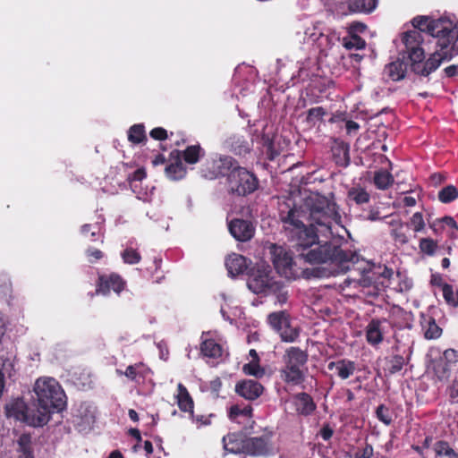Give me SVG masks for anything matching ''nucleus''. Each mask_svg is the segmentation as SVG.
I'll list each match as a JSON object with an SVG mask.
<instances>
[{"label": "nucleus", "instance_id": "obj_36", "mask_svg": "<svg viewBox=\"0 0 458 458\" xmlns=\"http://www.w3.org/2000/svg\"><path fill=\"white\" fill-rule=\"evenodd\" d=\"M396 228H393L391 231V235L394 237V240L400 243L405 244L408 242V236L404 233L403 228L404 225L403 222H395Z\"/></svg>", "mask_w": 458, "mask_h": 458}, {"label": "nucleus", "instance_id": "obj_49", "mask_svg": "<svg viewBox=\"0 0 458 458\" xmlns=\"http://www.w3.org/2000/svg\"><path fill=\"white\" fill-rule=\"evenodd\" d=\"M18 445L19 452L25 451L26 449H30V437L28 435L21 436L18 440Z\"/></svg>", "mask_w": 458, "mask_h": 458}, {"label": "nucleus", "instance_id": "obj_23", "mask_svg": "<svg viewBox=\"0 0 458 458\" xmlns=\"http://www.w3.org/2000/svg\"><path fill=\"white\" fill-rule=\"evenodd\" d=\"M177 404L182 411L192 412L193 401L190 396L186 387L182 384L178 385V393L176 394Z\"/></svg>", "mask_w": 458, "mask_h": 458}, {"label": "nucleus", "instance_id": "obj_8", "mask_svg": "<svg viewBox=\"0 0 458 458\" xmlns=\"http://www.w3.org/2000/svg\"><path fill=\"white\" fill-rule=\"evenodd\" d=\"M269 252L276 269L282 276L292 279L299 276L300 272L285 249L271 244L269 246Z\"/></svg>", "mask_w": 458, "mask_h": 458}, {"label": "nucleus", "instance_id": "obj_19", "mask_svg": "<svg viewBox=\"0 0 458 458\" xmlns=\"http://www.w3.org/2000/svg\"><path fill=\"white\" fill-rule=\"evenodd\" d=\"M224 449L231 454H243L245 447V439L242 436L233 433L223 437Z\"/></svg>", "mask_w": 458, "mask_h": 458}, {"label": "nucleus", "instance_id": "obj_10", "mask_svg": "<svg viewBox=\"0 0 458 458\" xmlns=\"http://www.w3.org/2000/svg\"><path fill=\"white\" fill-rule=\"evenodd\" d=\"M456 55H458V20L450 38L438 44V48L434 52V58L429 65L431 69H437L442 62L449 61Z\"/></svg>", "mask_w": 458, "mask_h": 458}, {"label": "nucleus", "instance_id": "obj_31", "mask_svg": "<svg viewBox=\"0 0 458 458\" xmlns=\"http://www.w3.org/2000/svg\"><path fill=\"white\" fill-rule=\"evenodd\" d=\"M269 324L277 331H281L289 324L284 312H275L268 316Z\"/></svg>", "mask_w": 458, "mask_h": 458}, {"label": "nucleus", "instance_id": "obj_34", "mask_svg": "<svg viewBox=\"0 0 458 458\" xmlns=\"http://www.w3.org/2000/svg\"><path fill=\"white\" fill-rule=\"evenodd\" d=\"M202 155V149L199 146L194 145L188 147L183 152V158L189 164H195Z\"/></svg>", "mask_w": 458, "mask_h": 458}, {"label": "nucleus", "instance_id": "obj_13", "mask_svg": "<svg viewBox=\"0 0 458 458\" xmlns=\"http://www.w3.org/2000/svg\"><path fill=\"white\" fill-rule=\"evenodd\" d=\"M124 285L125 282L116 274H113L109 276H99L96 294L107 295L110 290L119 293L123 290Z\"/></svg>", "mask_w": 458, "mask_h": 458}, {"label": "nucleus", "instance_id": "obj_15", "mask_svg": "<svg viewBox=\"0 0 458 458\" xmlns=\"http://www.w3.org/2000/svg\"><path fill=\"white\" fill-rule=\"evenodd\" d=\"M272 452L267 437H250L245 439L244 453L253 456L266 455Z\"/></svg>", "mask_w": 458, "mask_h": 458}, {"label": "nucleus", "instance_id": "obj_44", "mask_svg": "<svg viewBox=\"0 0 458 458\" xmlns=\"http://www.w3.org/2000/svg\"><path fill=\"white\" fill-rule=\"evenodd\" d=\"M122 257H123L124 262L128 263V264H136L140 259V254L132 249L125 250L123 251Z\"/></svg>", "mask_w": 458, "mask_h": 458}, {"label": "nucleus", "instance_id": "obj_39", "mask_svg": "<svg viewBox=\"0 0 458 458\" xmlns=\"http://www.w3.org/2000/svg\"><path fill=\"white\" fill-rule=\"evenodd\" d=\"M281 338L284 342H293L298 336V330L296 327L290 326V323L279 331Z\"/></svg>", "mask_w": 458, "mask_h": 458}, {"label": "nucleus", "instance_id": "obj_63", "mask_svg": "<svg viewBox=\"0 0 458 458\" xmlns=\"http://www.w3.org/2000/svg\"><path fill=\"white\" fill-rule=\"evenodd\" d=\"M19 458H33L30 449L20 452Z\"/></svg>", "mask_w": 458, "mask_h": 458}, {"label": "nucleus", "instance_id": "obj_5", "mask_svg": "<svg viewBox=\"0 0 458 458\" xmlns=\"http://www.w3.org/2000/svg\"><path fill=\"white\" fill-rule=\"evenodd\" d=\"M456 24V21H453L447 17H440L435 19L431 16H417L412 20V25L420 31L427 32L434 38H437V46L440 41L450 38L452 30Z\"/></svg>", "mask_w": 458, "mask_h": 458}, {"label": "nucleus", "instance_id": "obj_33", "mask_svg": "<svg viewBox=\"0 0 458 458\" xmlns=\"http://www.w3.org/2000/svg\"><path fill=\"white\" fill-rule=\"evenodd\" d=\"M458 198V190L454 185H448L438 192V199L443 203H448Z\"/></svg>", "mask_w": 458, "mask_h": 458}, {"label": "nucleus", "instance_id": "obj_62", "mask_svg": "<svg viewBox=\"0 0 458 458\" xmlns=\"http://www.w3.org/2000/svg\"><path fill=\"white\" fill-rule=\"evenodd\" d=\"M221 381L219 378H216L211 382V388L214 392H217L219 388L221 387Z\"/></svg>", "mask_w": 458, "mask_h": 458}, {"label": "nucleus", "instance_id": "obj_56", "mask_svg": "<svg viewBox=\"0 0 458 458\" xmlns=\"http://www.w3.org/2000/svg\"><path fill=\"white\" fill-rule=\"evenodd\" d=\"M320 434L325 440H328L333 435V430L328 427H324L321 429Z\"/></svg>", "mask_w": 458, "mask_h": 458}, {"label": "nucleus", "instance_id": "obj_27", "mask_svg": "<svg viewBox=\"0 0 458 458\" xmlns=\"http://www.w3.org/2000/svg\"><path fill=\"white\" fill-rule=\"evenodd\" d=\"M201 352L210 358H217L222 355V347L213 340H205L201 344Z\"/></svg>", "mask_w": 458, "mask_h": 458}, {"label": "nucleus", "instance_id": "obj_38", "mask_svg": "<svg viewBox=\"0 0 458 458\" xmlns=\"http://www.w3.org/2000/svg\"><path fill=\"white\" fill-rule=\"evenodd\" d=\"M129 140L134 143H140L144 138V129L141 125H133L129 131Z\"/></svg>", "mask_w": 458, "mask_h": 458}, {"label": "nucleus", "instance_id": "obj_50", "mask_svg": "<svg viewBox=\"0 0 458 458\" xmlns=\"http://www.w3.org/2000/svg\"><path fill=\"white\" fill-rule=\"evenodd\" d=\"M150 136L155 140H163L166 139L167 133L166 131L163 128H155L150 131Z\"/></svg>", "mask_w": 458, "mask_h": 458}, {"label": "nucleus", "instance_id": "obj_37", "mask_svg": "<svg viewBox=\"0 0 458 458\" xmlns=\"http://www.w3.org/2000/svg\"><path fill=\"white\" fill-rule=\"evenodd\" d=\"M442 292L447 303L458 306V290L454 293L451 285L444 284L442 285Z\"/></svg>", "mask_w": 458, "mask_h": 458}, {"label": "nucleus", "instance_id": "obj_54", "mask_svg": "<svg viewBox=\"0 0 458 458\" xmlns=\"http://www.w3.org/2000/svg\"><path fill=\"white\" fill-rule=\"evenodd\" d=\"M360 128V125L353 121H347L346 122V130L348 133H352V131H358Z\"/></svg>", "mask_w": 458, "mask_h": 458}, {"label": "nucleus", "instance_id": "obj_47", "mask_svg": "<svg viewBox=\"0 0 458 458\" xmlns=\"http://www.w3.org/2000/svg\"><path fill=\"white\" fill-rule=\"evenodd\" d=\"M325 114L322 107H314L309 110L307 114V121L310 123H315L316 121L320 120Z\"/></svg>", "mask_w": 458, "mask_h": 458}, {"label": "nucleus", "instance_id": "obj_51", "mask_svg": "<svg viewBox=\"0 0 458 458\" xmlns=\"http://www.w3.org/2000/svg\"><path fill=\"white\" fill-rule=\"evenodd\" d=\"M87 256L89 258V261L92 263V262H95V261L100 259L103 257V253L99 250L88 249Z\"/></svg>", "mask_w": 458, "mask_h": 458}, {"label": "nucleus", "instance_id": "obj_35", "mask_svg": "<svg viewBox=\"0 0 458 458\" xmlns=\"http://www.w3.org/2000/svg\"><path fill=\"white\" fill-rule=\"evenodd\" d=\"M259 360H250L248 364L243 366L244 373L254 376L256 377H261L265 374L264 369L259 366Z\"/></svg>", "mask_w": 458, "mask_h": 458}, {"label": "nucleus", "instance_id": "obj_61", "mask_svg": "<svg viewBox=\"0 0 458 458\" xmlns=\"http://www.w3.org/2000/svg\"><path fill=\"white\" fill-rule=\"evenodd\" d=\"M144 177H145V172H144L142 169H138V170L133 174V178H134V180L140 181V180H142Z\"/></svg>", "mask_w": 458, "mask_h": 458}, {"label": "nucleus", "instance_id": "obj_1", "mask_svg": "<svg viewBox=\"0 0 458 458\" xmlns=\"http://www.w3.org/2000/svg\"><path fill=\"white\" fill-rule=\"evenodd\" d=\"M282 220L304 261L312 264L351 260L352 255L338 246L328 242L317 244L319 235L327 238L332 234L333 224L341 223L336 204L331 199L316 192L310 193L299 208L289 210Z\"/></svg>", "mask_w": 458, "mask_h": 458}, {"label": "nucleus", "instance_id": "obj_40", "mask_svg": "<svg viewBox=\"0 0 458 458\" xmlns=\"http://www.w3.org/2000/svg\"><path fill=\"white\" fill-rule=\"evenodd\" d=\"M437 247V242L430 238H423L420 240V250L428 255H433L435 253Z\"/></svg>", "mask_w": 458, "mask_h": 458}, {"label": "nucleus", "instance_id": "obj_24", "mask_svg": "<svg viewBox=\"0 0 458 458\" xmlns=\"http://www.w3.org/2000/svg\"><path fill=\"white\" fill-rule=\"evenodd\" d=\"M294 404L296 411L301 414H310L315 409V404L311 398L305 393L295 396Z\"/></svg>", "mask_w": 458, "mask_h": 458}, {"label": "nucleus", "instance_id": "obj_6", "mask_svg": "<svg viewBox=\"0 0 458 458\" xmlns=\"http://www.w3.org/2000/svg\"><path fill=\"white\" fill-rule=\"evenodd\" d=\"M228 187L232 192L246 195L253 192L258 186L256 177L246 169L236 165L228 174Z\"/></svg>", "mask_w": 458, "mask_h": 458}, {"label": "nucleus", "instance_id": "obj_46", "mask_svg": "<svg viewBox=\"0 0 458 458\" xmlns=\"http://www.w3.org/2000/svg\"><path fill=\"white\" fill-rule=\"evenodd\" d=\"M373 454V448L371 445H367L362 449H358L349 454V458H371Z\"/></svg>", "mask_w": 458, "mask_h": 458}, {"label": "nucleus", "instance_id": "obj_20", "mask_svg": "<svg viewBox=\"0 0 458 458\" xmlns=\"http://www.w3.org/2000/svg\"><path fill=\"white\" fill-rule=\"evenodd\" d=\"M80 420L77 424L81 430L89 428L95 421V408L90 405H81L76 415Z\"/></svg>", "mask_w": 458, "mask_h": 458}, {"label": "nucleus", "instance_id": "obj_3", "mask_svg": "<svg viewBox=\"0 0 458 458\" xmlns=\"http://www.w3.org/2000/svg\"><path fill=\"white\" fill-rule=\"evenodd\" d=\"M422 32L419 29L414 28V30L405 32L402 40L406 47L411 70L417 74L428 76L436 70L431 69V65H429V63L433 61L434 53L426 62H423L425 48L422 47Z\"/></svg>", "mask_w": 458, "mask_h": 458}, {"label": "nucleus", "instance_id": "obj_53", "mask_svg": "<svg viewBox=\"0 0 458 458\" xmlns=\"http://www.w3.org/2000/svg\"><path fill=\"white\" fill-rule=\"evenodd\" d=\"M365 29H366V26L363 23L355 22V23H352L350 26V31L349 32H352V33L355 34L356 31L361 32Z\"/></svg>", "mask_w": 458, "mask_h": 458}, {"label": "nucleus", "instance_id": "obj_30", "mask_svg": "<svg viewBox=\"0 0 458 458\" xmlns=\"http://www.w3.org/2000/svg\"><path fill=\"white\" fill-rule=\"evenodd\" d=\"M434 451L437 458H458L456 454L445 442H437L434 445Z\"/></svg>", "mask_w": 458, "mask_h": 458}, {"label": "nucleus", "instance_id": "obj_32", "mask_svg": "<svg viewBox=\"0 0 458 458\" xmlns=\"http://www.w3.org/2000/svg\"><path fill=\"white\" fill-rule=\"evenodd\" d=\"M394 182V178L390 173L381 170L375 174L374 182L377 188L385 190Z\"/></svg>", "mask_w": 458, "mask_h": 458}, {"label": "nucleus", "instance_id": "obj_17", "mask_svg": "<svg viewBox=\"0 0 458 458\" xmlns=\"http://www.w3.org/2000/svg\"><path fill=\"white\" fill-rule=\"evenodd\" d=\"M235 391L247 400L257 399L263 392V386L254 380H244L238 383Z\"/></svg>", "mask_w": 458, "mask_h": 458}, {"label": "nucleus", "instance_id": "obj_28", "mask_svg": "<svg viewBox=\"0 0 458 458\" xmlns=\"http://www.w3.org/2000/svg\"><path fill=\"white\" fill-rule=\"evenodd\" d=\"M342 44L348 50L362 49L366 46L364 39L352 32H349L347 37L343 38Z\"/></svg>", "mask_w": 458, "mask_h": 458}, {"label": "nucleus", "instance_id": "obj_58", "mask_svg": "<svg viewBox=\"0 0 458 458\" xmlns=\"http://www.w3.org/2000/svg\"><path fill=\"white\" fill-rule=\"evenodd\" d=\"M359 284L363 287H369L372 284V279L369 276H362L360 279Z\"/></svg>", "mask_w": 458, "mask_h": 458}, {"label": "nucleus", "instance_id": "obj_7", "mask_svg": "<svg viewBox=\"0 0 458 458\" xmlns=\"http://www.w3.org/2000/svg\"><path fill=\"white\" fill-rule=\"evenodd\" d=\"M6 415L10 418H14L17 420L26 422L34 427L43 426L45 421H41L40 413L38 409L33 405L28 407L25 403L21 399H15L5 406Z\"/></svg>", "mask_w": 458, "mask_h": 458}, {"label": "nucleus", "instance_id": "obj_14", "mask_svg": "<svg viewBox=\"0 0 458 458\" xmlns=\"http://www.w3.org/2000/svg\"><path fill=\"white\" fill-rule=\"evenodd\" d=\"M377 5V0H347L345 4H340L343 14L348 13H369Z\"/></svg>", "mask_w": 458, "mask_h": 458}, {"label": "nucleus", "instance_id": "obj_11", "mask_svg": "<svg viewBox=\"0 0 458 458\" xmlns=\"http://www.w3.org/2000/svg\"><path fill=\"white\" fill-rule=\"evenodd\" d=\"M432 364L436 377L441 381L446 380L458 365V352L454 349H448Z\"/></svg>", "mask_w": 458, "mask_h": 458}, {"label": "nucleus", "instance_id": "obj_43", "mask_svg": "<svg viewBox=\"0 0 458 458\" xmlns=\"http://www.w3.org/2000/svg\"><path fill=\"white\" fill-rule=\"evenodd\" d=\"M409 225L413 228L415 232H420L425 226L422 214L420 212L414 213L411 217Z\"/></svg>", "mask_w": 458, "mask_h": 458}, {"label": "nucleus", "instance_id": "obj_25", "mask_svg": "<svg viewBox=\"0 0 458 458\" xmlns=\"http://www.w3.org/2000/svg\"><path fill=\"white\" fill-rule=\"evenodd\" d=\"M329 368L334 369L335 372L342 378L346 379L353 374L355 366L352 361L340 360L336 363H330Z\"/></svg>", "mask_w": 458, "mask_h": 458}, {"label": "nucleus", "instance_id": "obj_55", "mask_svg": "<svg viewBox=\"0 0 458 458\" xmlns=\"http://www.w3.org/2000/svg\"><path fill=\"white\" fill-rule=\"evenodd\" d=\"M441 221L445 224L446 225L450 226V227H453V228H455L458 230V225L456 224V222L454 220L453 217L451 216H445L441 219Z\"/></svg>", "mask_w": 458, "mask_h": 458}, {"label": "nucleus", "instance_id": "obj_52", "mask_svg": "<svg viewBox=\"0 0 458 458\" xmlns=\"http://www.w3.org/2000/svg\"><path fill=\"white\" fill-rule=\"evenodd\" d=\"M138 367L139 365H131L127 367L125 372L123 373L129 379L134 380L138 375Z\"/></svg>", "mask_w": 458, "mask_h": 458}, {"label": "nucleus", "instance_id": "obj_2", "mask_svg": "<svg viewBox=\"0 0 458 458\" xmlns=\"http://www.w3.org/2000/svg\"><path fill=\"white\" fill-rule=\"evenodd\" d=\"M33 390L37 396L34 406L40 413L41 421L47 423L54 410H62L65 405V394L59 383L47 377L37 379Z\"/></svg>", "mask_w": 458, "mask_h": 458}, {"label": "nucleus", "instance_id": "obj_41", "mask_svg": "<svg viewBox=\"0 0 458 458\" xmlns=\"http://www.w3.org/2000/svg\"><path fill=\"white\" fill-rule=\"evenodd\" d=\"M349 197L354 200L357 204H363L369 201V194L361 190H352L349 192Z\"/></svg>", "mask_w": 458, "mask_h": 458}, {"label": "nucleus", "instance_id": "obj_9", "mask_svg": "<svg viewBox=\"0 0 458 458\" xmlns=\"http://www.w3.org/2000/svg\"><path fill=\"white\" fill-rule=\"evenodd\" d=\"M270 272L268 266L265 264L259 265L249 279V289L257 294L276 292L278 285L270 277Z\"/></svg>", "mask_w": 458, "mask_h": 458}, {"label": "nucleus", "instance_id": "obj_4", "mask_svg": "<svg viewBox=\"0 0 458 458\" xmlns=\"http://www.w3.org/2000/svg\"><path fill=\"white\" fill-rule=\"evenodd\" d=\"M284 367L281 369L282 379L291 385H300L304 381L305 364L308 355L305 352L297 347H291L286 350L284 357Z\"/></svg>", "mask_w": 458, "mask_h": 458}, {"label": "nucleus", "instance_id": "obj_42", "mask_svg": "<svg viewBox=\"0 0 458 458\" xmlns=\"http://www.w3.org/2000/svg\"><path fill=\"white\" fill-rule=\"evenodd\" d=\"M403 364H404L403 357L399 356V355L394 356L389 360V367H388L389 373L395 374V373L399 372L403 369Z\"/></svg>", "mask_w": 458, "mask_h": 458}, {"label": "nucleus", "instance_id": "obj_57", "mask_svg": "<svg viewBox=\"0 0 458 458\" xmlns=\"http://www.w3.org/2000/svg\"><path fill=\"white\" fill-rule=\"evenodd\" d=\"M239 415H241V408L238 405L232 406L230 409V418L234 420Z\"/></svg>", "mask_w": 458, "mask_h": 458}, {"label": "nucleus", "instance_id": "obj_18", "mask_svg": "<svg viewBox=\"0 0 458 458\" xmlns=\"http://www.w3.org/2000/svg\"><path fill=\"white\" fill-rule=\"evenodd\" d=\"M225 266L231 276L241 275L248 268L246 259L237 253L228 255L225 259Z\"/></svg>", "mask_w": 458, "mask_h": 458}, {"label": "nucleus", "instance_id": "obj_59", "mask_svg": "<svg viewBox=\"0 0 458 458\" xmlns=\"http://www.w3.org/2000/svg\"><path fill=\"white\" fill-rule=\"evenodd\" d=\"M403 203L407 207H413L416 204V199L413 197H404L403 198Z\"/></svg>", "mask_w": 458, "mask_h": 458}, {"label": "nucleus", "instance_id": "obj_21", "mask_svg": "<svg viewBox=\"0 0 458 458\" xmlns=\"http://www.w3.org/2000/svg\"><path fill=\"white\" fill-rule=\"evenodd\" d=\"M334 156L336 158V162L342 165H347L350 162V147L340 140L335 139L331 147Z\"/></svg>", "mask_w": 458, "mask_h": 458}, {"label": "nucleus", "instance_id": "obj_22", "mask_svg": "<svg viewBox=\"0 0 458 458\" xmlns=\"http://www.w3.org/2000/svg\"><path fill=\"white\" fill-rule=\"evenodd\" d=\"M408 64L401 60H396L389 64L385 68V72L393 80L400 81L404 78L407 72Z\"/></svg>", "mask_w": 458, "mask_h": 458}, {"label": "nucleus", "instance_id": "obj_29", "mask_svg": "<svg viewBox=\"0 0 458 458\" xmlns=\"http://www.w3.org/2000/svg\"><path fill=\"white\" fill-rule=\"evenodd\" d=\"M165 174L172 180H180L185 176L186 171L182 161L177 160L165 168Z\"/></svg>", "mask_w": 458, "mask_h": 458}, {"label": "nucleus", "instance_id": "obj_60", "mask_svg": "<svg viewBox=\"0 0 458 458\" xmlns=\"http://www.w3.org/2000/svg\"><path fill=\"white\" fill-rule=\"evenodd\" d=\"M451 397L455 398L458 397V380L454 381L451 386Z\"/></svg>", "mask_w": 458, "mask_h": 458}, {"label": "nucleus", "instance_id": "obj_48", "mask_svg": "<svg viewBox=\"0 0 458 458\" xmlns=\"http://www.w3.org/2000/svg\"><path fill=\"white\" fill-rule=\"evenodd\" d=\"M377 417L378 418L379 420H381L386 425L390 424L392 420L388 412V409L386 408L384 405H380L377 409Z\"/></svg>", "mask_w": 458, "mask_h": 458}, {"label": "nucleus", "instance_id": "obj_26", "mask_svg": "<svg viewBox=\"0 0 458 458\" xmlns=\"http://www.w3.org/2000/svg\"><path fill=\"white\" fill-rule=\"evenodd\" d=\"M367 339L370 344H376L382 341L380 322L372 320L367 327Z\"/></svg>", "mask_w": 458, "mask_h": 458}, {"label": "nucleus", "instance_id": "obj_45", "mask_svg": "<svg viewBox=\"0 0 458 458\" xmlns=\"http://www.w3.org/2000/svg\"><path fill=\"white\" fill-rule=\"evenodd\" d=\"M424 335L427 339H436L440 336L441 328L434 321H431Z\"/></svg>", "mask_w": 458, "mask_h": 458}, {"label": "nucleus", "instance_id": "obj_16", "mask_svg": "<svg viewBox=\"0 0 458 458\" xmlns=\"http://www.w3.org/2000/svg\"><path fill=\"white\" fill-rule=\"evenodd\" d=\"M233 160L230 157H223L212 162V166L208 167L210 169L208 173L203 171V175L208 179H214L220 175H226L235 167Z\"/></svg>", "mask_w": 458, "mask_h": 458}, {"label": "nucleus", "instance_id": "obj_12", "mask_svg": "<svg viewBox=\"0 0 458 458\" xmlns=\"http://www.w3.org/2000/svg\"><path fill=\"white\" fill-rule=\"evenodd\" d=\"M228 227L231 234L240 242L250 241L255 233L254 225L250 221L244 219H233L229 223Z\"/></svg>", "mask_w": 458, "mask_h": 458}, {"label": "nucleus", "instance_id": "obj_64", "mask_svg": "<svg viewBox=\"0 0 458 458\" xmlns=\"http://www.w3.org/2000/svg\"><path fill=\"white\" fill-rule=\"evenodd\" d=\"M252 409L251 407H245L241 409V415L245 416L246 418L250 417Z\"/></svg>", "mask_w": 458, "mask_h": 458}]
</instances>
